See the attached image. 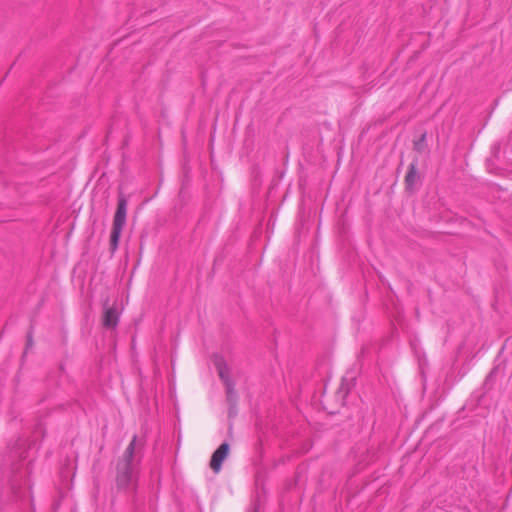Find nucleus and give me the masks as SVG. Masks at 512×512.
<instances>
[{
	"mask_svg": "<svg viewBox=\"0 0 512 512\" xmlns=\"http://www.w3.org/2000/svg\"><path fill=\"white\" fill-rule=\"evenodd\" d=\"M228 454H229V445L227 443H222L218 447V449L213 453L211 460H210V468L215 473L220 472L222 463L227 458Z\"/></svg>",
	"mask_w": 512,
	"mask_h": 512,
	"instance_id": "nucleus-3",
	"label": "nucleus"
},
{
	"mask_svg": "<svg viewBox=\"0 0 512 512\" xmlns=\"http://www.w3.org/2000/svg\"><path fill=\"white\" fill-rule=\"evenodd\" d=\"M126 214L127 202L126 199L121 196L118 199V206L114 215L113 226L110 236V248L112 252H114L118 247L121 232L126 222Z\"/></svg>",
	"mask_w": 512,
	"mask_h": 512,
	"instance_id": "nucleus-2",
	"label": "nucleus"
},
{
	"mask_svg": "<svg viewBox=\"0 0 512 512\" xmlns=\"http://www.w3.org/2000/svg\"><path fill=\"white\" fill-rule=\"evenodd\" d=\"M346 393L345 392H340V403L343 404V400H344V397H345Z\"/></svg>",
	"mask_w": 512,
	"mask_h": 512,
	"instance_id": "nucleus-6",
	"label": "nucleus"
},
{
	"mask_svg": "<svg viewBox=\"0 0 512 512\" xmlns=\"http://www.w3.org/2000/svg\"><path fill=\"white\" fill-rule=\"evenodd\" d=\"M416 176H417L416 167H415V165L412 164L409 168L407 175H406V183L409 186H412L416 180Z\"/></svg>",
	"mask_w": 512,
	"mask_h": 512,
	"instance_id": "nucleus-5",
	"label": "nucleus"
},
{
	"mask_svg": "<svg viewBox=\"0 0 512 512\" xmlns=\"http://www.w3.org/2000/svg\"><path fill=\"white\" fill-rule=\"evenodd\" d=\"M136 447L134 436L117 464V483L120 487H127L133 480V457Z\"/></svg>",
	"mask_w": 512,
	"mask_h": 512,
	"instance_id": "nucleus-1",
	"label": "nucleus"
},
{
	"mask_svg": "<svg viewBox=\"0 0 512 512\" xmlns=\"http://www.w3.org/2000/svg\"><path fill=\"white\" fill-rule=\"evenodd\" d=\"M103 316H102V324L106 328L113 329L117 326L119 320V312L115 307L108 306L107 303L104 304L103 308Z\"/></svg>",
	"mask_w": 512,
	"mask_h": 512,
	"instance_id": "nucleus-4",
	"label": "nucleus"
}]
</instances>
